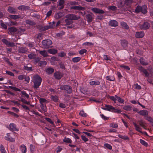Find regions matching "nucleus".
<instances>
[{
    "instance_id": "f257e3e1",
    "label": "nucleus",
    "mask_w": 153,
    "mask_h": 153,
    "mask_svg": "<svg viewBox=\"0 0 153 153\" xmlns=\"http://www.w3.org/2000/svg\"><path fill=\"white\" fill-rule=\"evenodd\" d=\"M42 81V79L37 74L35 75L33 77V81L34 84V88H38L40 85Z\"/></svg>"
},
{
    "instance_id": "f03ea898",
    "label": "nucleus",
    "mask_w": 153,
    "mask_h": 153,
    "mask_svg": "<svg viewBox=\"0 0 153 153\" xmlns=\"http://www.w3.org/2000/svg\"><path fill=\"white\" fill-rule=\"evenodd\" d=\"M147 12V6L144 5L142 6L140 5H138L136 7L134 12L136 13H138L141 12L143 14H146Z\"/></svg>"
},
{
    "instance_id": "7ed1b4c3",
    "label": "nucleus",
    "mask_w": 153,
    "mask_h": 153,
    "mask_svg": "<svg viewBox=\"0 0 153 153\" xmlns=\"http://www.w3.org/2000/svg\"><path fill=\"white\" fill-rule=\"evenodd\" d=\"M79 17L75 15L74 14H68V28H71L72 26H69L68 25L71 24L72 23V22L71 21H69L68 20H77L79 19Z\"/></svg>"
},
{
    "instance_id": "20e7f679",
    "label": "nucleus",
    "mask_w": 153,
    "mask_h": 153,
    "mask_svg": "<svg viewBox=\"0 0 153 153\" xmlns=\"http://www.w3.org/2000/svg\"><path fill=\"white\" fill-rule=\"evenodd\" d=\"M150 26V24L147 22H145L140 25V27L141 30H146L148 29Z\"/></svg>"
},
{
    "instance_id": "39448f33",
    "label": "nucleus",
    "mask_w": 153,
    "mask_h": 153,
    "mask_svg": "<svg viewBox=\"0 0 153 153\" xmlns=\"http://www.w3.org/2000/svg\"><path fill=\"white\" fill-rule=\"evenodd\" d=\"M7 128L11 131H18L19 129L16 127V124L13 123H11Z\"/></svg>"
},
{
    "instance_id": "423d86ee",
    "label": "nucleus",
    "mask_w": 153,
    "mask_h": 153,
    "mask_svg": "<svg viewBox=\"0 0 153 153\" xmlns=\"http://www.w3.org/2000/svg\"><path fill=\"white\" fill-rule=\"evenodd\" d=\"M1 41L3 43L5 44L8 47H13L15 46L14 43L10 42L6 39H1Z\"/></svg>"
},
{
    "instance_id": "0eeeda50",
    "label": "nucleus",
    "mask_w": 153,
    "mask_h": 153,
    "mask_svg": "<svg viewBox=\"0 0 153 153\" xmlns=\"http://www.w3.org/2000/svg\"><path fill=\"white\" fill-rule=\"evenodd\" d=\"M138 69L141 72H143L145 74L146 77H148L149 76V73L146 69H145L143 67L141 66H139Z\"/></svg>"
},
{
    "instance_id": "6e6552de",
    "label": "nucleus",
    "mask_w": 153,
    "mask_h": 153,
    "mask_svg": "<svg viewBox=\"0 0 153 153\" xmlns=\"http://www.w3.org/2000/svg\"><path fill=\"white\" fill-rule=\"evenodd\" d=\"M91 10L95 13L103 14L105 13L104 10L96 7H93L91 8Z\"/></svg>"
},
{
    "instance_id": "1a4fd4ad",
    "label": "nucleus",
    "mask_w": 153,
    "mask_h": 153,
    "mask_svg": "<svg viewBox=\"0 0 153 153\" xmlns=\"http://www.w3.org/2000/svg\"><path fill=\"white\" fill-rule=\"evenodd\" d=\"M71 10H78L79 11H83L85 10V7H81L80 6L77 5L71 6L70 7Z\"/></svg>"
},
{
    "instance_id": "9d476101",
    "label": "nucleus",
    "mask_w": 153,
    "mask_h": 153,
    "mask_svg": "<svg viewBox=\"0 0 153 153\" xmlns=\"http://www.w3.org/2000/svg\"><path fill=\"white\" fill-rule=\"evenodd\" d=\"M145 36V33L143 31L136 32L135 34V37L137 38H140L143 37Z\"/></svg>"
},
{
    "instance_id": "9b49d317",
    "label": "nucleus",
    "mask_w": 153,
    "mask_h": 153,
    "mask_svg": "<svg viewBox=\"0 0 153 153\" xmlns=\"http://www.w3.org/2000/svg\"><path fill=\"white\" fill-rule=\"evenodd\" d=\"M102 108L104 110L112 112V111L114 109V107L111 105H105V107Z\"/></svg>"
},
{
    "instance_id": "f8f14e48",
    "label": "nucleus",
    "mask_w": 153,
    "mask_h": 153,
    "mask_svg": "<svg viewBox=\"0 0 153 153\" xmlns=\"http://www.w3.org/2000/svg\"><path fill=\"white\" fill-rule=\"evenodd\" d=\"M42 44L43 46H49L52 44V42L50 39H47L42 40Z\"/></svg>"
},
{
    "instance_id": "ddd939ff",
    "label": "nucleus",
    "mask_w": 153,
    "mask_h": 153,
    "mask_svg": "<svg viewBox=\"0 0 153 153\" xmlns=\"http://www.w3.org/2000/svg\"><path fill=\"white\" fill-rule=\"evenodd\" d=\"M58 4L57 5L58 9L61 10L64 8V4L65 3L64 0H59L58 1Z\"/></svg>"
},
{
    "instance_id": "4468645a",
    "label": "nucleus",
    "mask_w": 153,
    "mask_h": 153,
    "mask_svg": "<svg viewBox=\"0 0 153 153\" xmlns=\"http://www.w3.org/2000/svg\"><path fill=\"white\" fill-rule=\"evenodd\" d=\"M7 10L10 13L12 14H16L17 13V9L16 8L9 6L8 7Z\"/></svg>"
},
{
    "instance_id": "2eb2a0df",
    "label": "nucleus",
    "mask_w": 153,
    "mask_h": 153,
    "mask_svg": "<svg viewBox=\"0 0 153 153\" xmlns=\"http://www.w3.org/2000/svg\"><path fill=\"white\" fill-rule=\"evenodd\" d=\"M109 25L111 26L116 27L118 26V23L116 20H111L109 21Z\"/></svg>"
},
{
    "instance_id": "dca6fc26",
    "label": "nucleus",
    "mask_w": 153,
    "mask_h": 153,
    "mask_svg": "<svg viewBox=\"0 0 153 153\" xmlns=\"http://www.w3.org/2000/svg\"><path fill=\"white\" fill-rule=\"evenodd\" d=\"M4 138L6 140L10 142H14L15 140V139L12 138L10 135V133H7L6 136H5Z\"/></svg>"
},
{
    "instance_id": "f3484780",
    "label": "nucleus",
    "mask_w": 153,
    "mask_h": 153,
    "mask_svg": "<svg viewBox=\"0 0 153 153\" xmlns=\"http://www.w3.org/2000/svg\"><path fill=\"white\" fill-rule=\"evenodd\" d=\"M18 51L20 53H25L27 51V49L25 47H21L19 49Z\"/></svg>"
},
{
    "instance_id": "a211bd4d",
    "label": "nucleus",
    "mask_w": 153,
    "mask_h": 153,
    "mask_svg": "<svg viewBox=\"0 0 153 153\" xmlns=\"http://www.w3.org/2000/svg\"><path fill=\"white\" fill-rule=\"evenodd\" d=\"M17 29L14 27H11L8 28V30L11 34H13L17 31Z\"/></svg>"
},
{
    "instance_id": "6ab92c4d",
    "label": "nucleus",
    "mask_w": 153,
    "mask_h": 153,
    "mask_svg": "<svg viewBox=\"0 0 153 153\" xmlns=\"http://www.w3.org/2000/svg\"><path fill=\"white\" fill-rule=\"evenodd\" d=\"M55 78L57 79H59L62 77V75L59 72H56L54 74Z\"/></svg>"
},
{
    "instance_id": "aec40b11",
    "label": "nucleus",
    "mask_w": 153,
    "mask_h": 153,
    "mask_svg": "<svg viewBox=\"0 0 153 153\" xmlns=\"http://www.w3.org/2000/svg\"><path fill=\"white\" fill-rule=\"evenodd\" d=\"M133 124L135 127V130L139 132L142 133L143 132L141 131V130L142 128L140 127L139 126L137 125L135 122H133Z\"/></svg>"
},
{
    "instance_id": "412c9836",
    "label": "nucleus",
    "mask_w": 153,
    "mask_h": 153,
    "mask_svg": "<svg viewBox=\"0 0 153 153\" xmlns=\"http://www.w3.org/2000/svg\"><path fill=\"white\" fill-rule=\"evenodd\" d=\"M138 113L142 116H146L148 114V111L145 110H143L138 112Z\"/></svg>"
},
{
    "instance_id": "4be33fe9",
    "label": "nucleus",
    "mask_w": 153,
    "mask_h": 153,
    "mask_svg": "<svg viewBox=\"0 0 153 153\" xmlns=\"http://www.w3.org/2000/svg\"><path fill=\"white\" fill-rule=\"evenodd\" d=\"M9 17L11 19H22V18H21V16L20 15H10Z\"/></svg>"
},
{
    "instance_id": "5701e85b",
    "label": "nucleus",
    "mask_w": 153,
    "mask_h": 153,
    "mask_svg": "<svg viewBox=\"0 0 153 153\" xmlns=\"http://www.w3.org/2000/svg\"><path fill=\"white\" fill-rule=\"evenodd\" d=\"M89 84L91 85H98L100 84V82L97 80L93 81L91 80L89 82Z\"/></svg>"
},
{
    "instance_id": "b1692460",
    "label": "nucleus",
    "mask_w": 153,
    "mask_h": 153,
    "mask_svg": "<svg viewBox=\"0 0 153 153\" xmlns=\"http://www.w3.org/2000/svg\"><path fill=\"white\" fill-rule=\"evenodd\" d=\"M20 149L21 151L23 153H25L26 152L27 148L26 146L24 145H21L20 147Z\"/></svg>"
},
{
    "instance_id": "393cba45",
    "label": "nucleus",
    "mask_w": 153,
    "mask_h": 153,
    "mask_svg": "<svg viewBox=\"0 0 153 153\" xmlns=\"http://www.w3.org/2000/svg\"><path fill=\"white\" fill-rule=\"evenodd\" d=\"M54 71V69L53 68L49 67L46 70V72L47 74H52Z\"/></svg>"
},
{
    "instance_id": "a878e982",
    "label": "nucleus",
    "mask_w": 153,
    "mask_h": 153,
    "mask_svg": "<svg viewBox=\"0 0 153 153\" xmlns=\"http://www.w3.org/2000/svg\"><path fill=\"white\" fill-rule=\"evenodd\" d=\"M27 6L24 5H22L19 6L17 8L19 10L22 11L26 10L27 9Z\"/></svg>"
},
{
    "instance_id": "bb28decb",
    "label": "nucleus",
    "mask_w": 153,
    "mask_h": 153,
    "mask_svg": "<svg viewBox=\"0 0 153 153\" xmlns=\"http://www.w3.org/2000/svg\"><path fill=\"white\" fill-rule=\"evenodd\" d=\"M140 63L143 65H148V63L146 62L145 59L142 57L140 58Z\"/></svg>"
},
{
    "instance_id": "cd10ccee",
    "label": "nucleus",
    "mask_w": 153,
    "mask_h": 153,
    "mask_svg": "<svg viewBox=\"0 0 153 153\" xmlns=\"http://www.w3.org/2000/svg\"><path fill=\"white\" fill-rule=\"evenodd\" d=\"M121 43L122 46L124 48H126L128 44V42L125 40H123L121 41Z\"/></svg>"
},
{
    "instance_id": "c85d7f7f",
    "label": "nucleus",
    "mask_w": 153,
    "mask_h": 153,
    "mask_svg": "<svg viewBox=\"0 0 153 153\" xmlns=\"http://www.w3.org/2000/svg\"><path fill=\"white\" fill-rule=\"evenodd\" d=\"M132 106L129 105H125L123 107V108L125 110L127 111H130L132 110Z\"/></svg>"
},
{
    "instance_id": "c756f323",
    "label": "nucleus",
    "mask_w": 153,
    "mask_h": 153,
    "mask_svg": "<svg viewBox=\"0 0 153 153\" xmlns=\"http://www.w3.org/2000/svg\"><path fill=\"white\" fill-rule=\"evenodd\" d=\"M81 59V57H76L73 58L71 61L74 63H77L80 61Z\"/></svg>"
},
{
    "instance_id": "7c9ffc66",
    "label": "nucleus",
    "mask_w": 153,
    "mask_h": 153,
    "mask_svg": "<svg viewBox=\"0 0 153 153\" xmlns=\"http://www.w3.org/2000/svg\"><path fill=\"white\" fill-rule=\"evenodd\" d=\"M48 52L50 54H54L57 53V51L54 49H50L48 50Z\"/></svg>"
},
{
    "instance_id": "2f4dec72",
    "label": "nucleus",
    "mask_w": 153,
    "mask_h": 153,
    "mask_svg": "<svg viewBox=\"0 0 153 153\" xmlns=\"http://www.w3.org/2000/svg\"><path fill=\"white\" fill-rule=\"evenodd\" d=\"M86 17L87 19V21L88 22H90L92 21L93 18L91 15L88 14L86 15Z\"/></svg>"
},
{
    "instance_id": "473e14b6",
    "label": "nucleus",
    "mask_w": 153,
    "mask_h": 153,
    "mask_svg": "<svg viewBox=\"0 0 153 153\" xmlns=\"http://www.w3.org/2000/svg\"><path fill=\"white\" fill-rule=\"evenodd\" d=\"M120 67L122 68H123V69L124 70L126 71H129L130 69V68L128 66L123 65H120Z\"/></svg>"
},
{
    "instance_id": "72a5a7b5",
    "label": "nucleus",
    "mask_w": 153,
    "mask_h": 153,
    "mask_svg": "<svg viewBox=\"0 0 153 153\" xmlns=\"http://www.w3.org/2000/svg\"><path fill=\"white\" fill-rule=\"evenodd\" d=\"M121 25L122 27L125 29H128L129 28V27L126 23L123 22H121Z\"/></svg>"
},
{
    "instance_id": "f704fd0d",
    "label": "nucleus",
    "mask_w": 153,
    "mask_h": 153,
    "mask_svg": "<svg viewBox=\"0 0 153 153\" xmlns=\"http://www.w3.org/2000/svg\"><path fill=\"white\" fill-rule=\"evenodd\" d=\"M115 96L117 98V100L118 102L122 104L124 103V101L123 99L117 95H115Z\"/></svg>"
},
{
    "instance_id": "c9c22d12",
    "label": "nucleus",
    "mask_w": 153,
    "mask_h": 153,
    "mask_svg": "<svg viewBox=\"0 0 153 153\" xmlns=\"http://www.w3.org/2000/svg\"><path fill=\"white\" fill-rule=\"evenodd\" d=\"M25 22L27 24L31 25H36V23L35 22L30 20H26L25 21Z\"/></svg>"
},
{
    "instance_id": "e433bc0d",
    "label": "nucleus",
    "mask_w": 153,
    "mask_h": 153,
    "mask_svg": "<svg viewBox=\"0 0 153 153\" xmlns=\"http://www.w3.org/2000/svg\"><path fill=\"white\" fill-rule=\"evenodd\" d=\"M140 142L141 144L146 147H148L149 146L148 143L142 139L140 140Z\"/></svg>"
},
{
    "instance_id": "4c0bfd02",
    "label": "nucleus",
    "mask_w": 153,
    "mask_h": 153,
    "mask_svg": "<svg viewBox=\"0 0 153 153\" xmlns=\"http://www.w3.org/2000/svg\"><path fill=\"white\" fill-rule=\"evenodd\" d=\"M63 14L62 13H59L56 14L54 16L55 18L56 19H58L62 17Z\"/></svg>"
},
{
    "instance_id": "58836bf2",
    "label": "nucleus",
    "mask_w": 153,
    "mask_h": 153,
    "mask_svg": "<svg viewBox=\"0 0 153 153\" xmlns=\"http://www.w3.org/2000/svg\"><path fill=\"white\" fill-rule=\"evenodd\" d=\"M21 94H22V97H25L27 99H28L29 98V95L27 94L25 91H22Z\"/></svg>"
},
{
    "instance_id": "ea45409f",
    "label": "nucleus",
    "mask_w": 153,
    "mask_h": 153,
    "mask_svg": "<svg viewBox=\"0 0 153 153\" xmlns=\"http://www.w3.org/2000/svg\"><path fill=\"white\" fill-rule=\"evenodd\" d=\"M39 53L41 55L44 57H46L48 56L47 52L45 50L40 51Z\"/></svg>"
},
{
    "instance_id": "a19ab883",
    "label": "nucleus",
    "mask_w": 153,
    "mask_h": 153,
    "mask_svg": "<svg viewBox=\"0 0 153 153\" xmlns=\"http://www.w3.org/2000/svg\"><path fill=\"white\" fill-rule=\"evenodd\" d=\"M118 137L122 139H123L124 140H129V138L127 136H123L120 134L118 135Z\"/></svg>"
},
{
    "instance_id": "79ce46f5",
    "label": "nucleus",
    "mask_w": 153,
    "mask_h": 153,
    "mask_svg": "<svg viewBox=\"0 0 153 153\" xmlns=\"http://www.w3.org/2000/svg\"><path fill=\"white\" fill-rule=\"evenodd\" d=\"M40 107L41 109L44 112H46L47 111V107L44 104H41L40 105Z\"/></svg>"
},
{
    "instance_id": "37998d69",
    "label": "nucleus",
    "mask_w": 153,
    "mask_h": 153,
    "mask_svg": "<svg viewBox=\"0 0 153 153\" xmlns=\"http://www.w3.org/2000/svg\"><path fill=\"white\" fill-rule=\"evenodd\" d=\"M8 88H10L14 91H21V90L20 89L15 87H13L11 86H8Z\"/></svg>"
},
{
    "instance_id": "c03bdc74",
    "label": "nucleus",
    "mask_w": 153,
    "mask_h": 153,
    "mask_svg": "<svg viewBox=\"0 0 153 153\" xmlns=\"http://www.w3.org/2000/svg\"><path fill=\"white\" fill-rule=\"evenodd\" d=\"M0 151L1 153H7L4 146L2 144L0 146Z\"/></svg>"
},
{
    "instance_id": "a18cd8bd",
    "label": "nucleus",
    "mask_w": 153,
    "mask_h": 153,
    "mask_svg": "<svg viewBox=\"0 0 153 153\" xmlns=\"http://www.w3.org/2000/svg\"><path fill=\"white\" fill-rule=\"evenodd\" d=\"M24 69L25 70L27 71H30L33 70L32 66H28L27 65L24 66Z\"/></svg>"
},
{
    "instance_id": "49530a36",
    "label": "nucleus",
    "mask_w": 153,
    "mask_h": 153,
    "mask_svg": "<svg viewBox=\"0 0 153 153\" xmlns=\"http://www.w3.org/2000/svg\"><path fill=\"white\" fill-rule=\"evenodd\" d=\"M103 60L111 61V59L110 57L107 55H104L103 56Z\"/></svg>"
},
{
    "instance_id": "de8ad7c7",
    "label": "nucleus",
    "mask_w": 153,
    "mask_h": 153,
    "mask_svg": "<svg viewBox=\"0 0 153 153\" xmlns=\"http://www.w3.org/2000/svg\"><path fill=\"white\" fill-rule=\"evenodd\" d=\"M106 79L107 80L110 81H113L115 80V78L114 77L109 76H106Z\"/></svg>"
},
{
    "instance_id": "09e8293b",
    "label": "nucleus",
    "mask_w": 153,
    "mask_h": 153,
    "mask_svg": "<svg viewBox=\"0 0 153 153\" xmlns=\"http://www.w3.org/2000/svg\"><path fill=\"white\" fill-rule=\"evenodd\" d=\"M47 65V62L45 61H42L39 62V65L40 66L46 65Z\"/></svg>"
},
{
    "instance_id": "8fccbe9b",
    "label": "nucleus",
    "mask_w": 153,
    "mask_h": 153,
    "mask_svg": "<svg viewBox=\"0 0 153 153\" xmlns=\"http://www.w3.org/2000/svg\"><path fill=\"white\" fill-rule=\"evenodd\" d=\"M30 152L32 153L35 150V146L32 144H30Z\"/></svg>"
},
{
    "instance_id": "3c124183",
    "label": "nucleus",
    "mask_w": 153,
    "mask_h": 153,
    "mask_svg": "<svg viewBox=\"0 0 153 153\" xmlns=\"http://www.w3.org/2000/svg\"><path fill=\"white\" fill-rule=\"evenodd\" d=\"M110 126L113 128H117L118 127V125L116 123H112L110 124Z\"/></svg>"
},
{
    "instance_id": "603ef678",
    "label": "nucleus",
    "mask_w": 153,
    "mask_h": 153,
    "mask_svg": "<svg viewBox=\"0 0 153 153\" xmlns=\"http://www.w3.org/2000/svg\"><path fill=\"white\" fill-rule=\"evenodd\" d=\"M49 24L51 28H53L56 27L55 22L54 21L49 23Z\"/></svg>"
},
{
    "instance_id": "864d4df0",
    "label": "nucleus",
    "mask_w": 153,
    "mask_h": 153,
    "mask_svg": "<svg viewBox=\"0 0 153 153\" xmlns=\"http://www.w3.org/2000/svg\"><path fill=\"white\" fill-rule=\"evenodd\" d=\"M133 0H125V4L127 5H130L132 3Z\"/></svg>"
},
{
    "instance_id": "5fc2aeb1",
    "label": "nucleus",
    "mask_w": 153,
    "mask_h": 153,
    "mask_svg": "<svg viewBox=\"0 0 153 153\" xmlns=\"http://www.w3.org/2000/svg\"><path fill=\"white\" fill-rule=\"evenodd\" d=\"M60 89L62 90H64V92H66L67 91V85H62L60 87Z\"/></svg>"
},
{
    "instance_id": "6e6d98bb",
    "label": "nucleus",
    "mask_w": 153,
    "mask_h": 153,
    "mask_svg": "<svg viewBox=\"0 0 153 153\" xmlns=\"http://www.w3.org/2000/svg\"><path fill=\"white\" fill-rule=\"evenodd\" d=\"M104 146L105 148L109 150H111L112 149V146L108 143H105L104 144Z\"/></svg>"
},
{
    "instance_id": "4d7b16f0",
    "label": "nucleus",
    "mask_w": 153,
    "mask_h": 153,
    "mask_svg": "<svg viewBox=\"0 0 153 153\" xmlns=\"http://www.w3.org/2000/svg\"><path fill=\"white\" fill-rule=\"evenodd\" d=\"M36 56V55L33 53H30L28 55V57L29 59H33L35 58Z\"/></svg>"
},
{
    "instance_id": "13d9d810",
    "label": "nucleus",
    "mask_w": 153,
    "mask_h": 153,
    "mask_svg": "<svg viewBox=\"0 0 153 153\" xmlns=\"http://www.w3.org/2000/svg\"><path fill=\"white\" fill-rule=\"evenodd\" d=\"M51 98L55 102H56L58 101V97L56 96H51Z\"/></svg>"
},
{
    "instance_id": "bf43d9fd",
    "label": "nucleus",
    "mask_w": 153,
    "mask_h": 153,
    "mask_svg": "<svg viewBox=\"0 0 153 153\" xmlns=\"http://www.w3.org/2000/svg\"><path fill=\"white\" fill-rule=\"evenodd\" d=\"M108 9L110 10L115 11L117 9V7L114 6H110L108 7Z\"/></svg>"
},
{
    "instance_id": "052dcab7",
    "label": "nucleus",
    "mask_w": 153,
    "mask_h": 153,
    "mask_svg": "<svg viewBox=\"0 0 153 153\" xmlns=\"http://www.w3.org/2000/svg\"><path fill=\"white\" fill-rule=\"evenodd\" d=\"M116 74L117 75L118 80L119 81H120V79H121L123 76L120 72L119 71H117Z\"/></svg>"
},
{
    "instance_id": "680f3d73",
    "label": "nucleus",
    "mask_w": 153,
    "mask_h": 153,
    "mask_svg": "<svg viewBox=\"0 0 153 153\" xmlns=\"http://www.w3.org/2000/svg\"><path fill=\"white\" fill-rule=\"evenodd\" d=\"M117 5L118 7L119 8H120L123 7L124 4L122 1H120L118 2Z\"/></svg>"
},
{
    "instance_id": "e2e57ef3",
    "label": "nucleus",
    "mask_w": 153,
    "mask_h": 153,
    "mask_svg": "<svg viewBox=\"0 0 153 153\" xmlns=\"http://www.w3.org/2000/svg\"><path fill=\"white\" fill-rule=\"evenodd\" d=\"M39 100L40 104H44V103H46L47 101L45 99L43 98H40L39 99Z\"/></svg>"
},
{
    "instance_id": "0e129e2a",
    "label": "nucleus",
    "mask_w": 153,
    "mask_h": 153,
    "mask_svg": "<svg viewBox=\"0 0 153 153\" xmlns=\"http://www.w3.org/2000/svg\"><path fill=\"white\" fill-rule=\"evenodd\" d=\"M87 51L85 49H82L80 50L79 51V53L80 55H82L85 53H86Z\"/></svg>"
},
{
    "instance_id": "69168bd1",
    "label": "nucleus",
    "mask_w": 153,
    "mask_h": 153,
    "mask_svg": "<svg viewBox=\"0 0 153 153\" xmlns=\"http://www.w3.org/2000/svg\"><path fill=\"white\" fill-rule=\"evenodd\" d=\"M146 119L150 123H153V119L148 116L146 117Z\"/></svg>"
},
{
    "instance_id": "338daca9",
    "label": "nucleus",
    "mask_w": 153,
    "mask_h": 153,
    "mask_svg": "<svg viewBox=\"0 0 153 153\" xmlns=\"http://www.w3.org/2000/svg\"><path fill=\"white\" fill-rule=\"evenodd\" d=\"M109 98L111 100H112L113 101L114 103H116V101L117 100V98L115 97V96H110Z\"/></svg>"
},
{
    "instance_id": "774afa93",
    "label": "nucleus",
    "mask_w": 153,
    "mask_h": 153,
    "mask_svg": "<svg viewBox=\"0 0 153 153\" xmlns=\"http://www.w3.org/2000/svg\"><path fill=\"white\" fill-rule=\"evenodd\" d=\"M13 102L15 104H16V105L19 107L20 108L21 106V104L18 101L16 100H13Z\"/></svg>"
}]
</instances>
